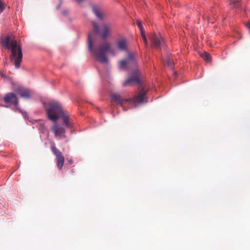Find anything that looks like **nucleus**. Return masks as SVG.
Wrapping results in <instances>:
<instances>
[{"mask_svg": "<svg viewBox=\"0 0 250 250\" xmlns=\"http://www.w3.org/2000/svg\"><path fill=\"white\" fill-rule=\"evenodd\" d=\"M152 45L156 49H160L164 43L163 40L156 35H152L150 37Z\"/></svg>", "mask_w": 250, "mask_h": 250, "instance_id": "obj_11", "label": "nucleus"}, {"mask_svg": "<svg viewBox=\"0 0 250 250\" xmlns=\"http://www.w3.org/2000/svg\"><path fill=\"white\" fill-rule=\"evenodd\" d=\"M237 2H238V1H236L235 2H234L233 5H235Z\"/></svg>", "mask_w": 250, "mask_h": 250, "instance_id": "obj_22", "label": "nucleus"}, {"mask_svg": "<svg viewBox=\"0 0 250 250\" xmlns=\"http://www.w3.org/2000/svg\"><path fill=\"white\" fill-rule=\"evenodd\" d=\"M92 24L95 33L100 34L103 39L105 40L110 36L112 29V25L111 23H104L101 24L100 27L98 24L95 21H92Z\"/></svg>", "mask_w": 250, "mask_h": 250, "instance_id": "obj_5", "label": "nucleus"}, {"mask_svg": "<svg viewBox=\"0 0 250 250\" xmlns=\"http://www.w3.org/2000/svg\"><path fill=\"white\" fill-rule=\"evenodd\" d=\"M51 148L52 152L56 156L57 167L58 168L61 170L62 169L63 166L64 161V157L62 152L55 146L54 144L52 145Z\"/></svg>", "mask_w": 250, "mask_h": 250, "instance_id": "obj_8", "label": "nucleus"}, {"mask_svg": "<svg viewBox=\"0 0 250 250\" xmlns=\"http://www.w3.org/2000/svg\"><path fill=\"white\" fill-rule=\"evenodd\" d=\"M136 61L135 57L131 54H128L127 58L123 60L120 62V67L122 69H125L132 66H136Z\"/></svg>", "mask_w": 250, "mask_h": 250, "instance_id": "obj_9", "label": "nucleus"}, {"mask_svg": "<svg viewBox=\"0 0 250 250\" xmlns=\"http://www.w3.org/2000/svg\"><path fill=\"white\" fill-rule=\"evenodd\" d=\"M95 33H90L88 35V48L96 57L98 61L102 63H107L108 59L106 56V53L108 51L111 52V44L108 42H104L100 44L96 48H93L92 38Z\"/></svg>", "mask_w": 250, "mask_h": 250, "instance_id": "obj_3", "label": "nucleus"}, {"mask_svg": "<svg viewBox=\"0 0 250 250\" xmlns=\"http://www.w3.org/2000/svg\"><path fill=\"white\" fill-rule=\"evenodd\" d=\"M166 63L168 67H169L170 68H172L173 62L169 58L167 60Z\"/></svg>", "mask_w": 250, "mask_h": 250, "instance_id": "obj_18", "label": "nucleus"}, {"mask_svg": "<svg viewBox=\"0 0 250 250\" xmlns=\"http://www.w3.org/2000/svg\"><path fill=\"white\" fill-rule=\"evenodd\" d=\"M92 11L96 15L97 17L100 20H103L104 14L101 12V9L99 6H93L92 7Z\"/></svg>", "mask_w": 250, "mask_h": 250, "instance_id": "obj_14", "label": "nucleus"}, {"mask_svg": "<svg viewBox=\"0 0 250 250\" xmlns=\"http://www.w3.org/2000/svg\"><path fill=\"white\" fill-rule=\"evenodd\" d=\"M141 34L142 37L143 38V42L146 44V45H147V42L146 38V36L145 35V33H141Z\"/></svg>", "mask_w": 250, "mask_h": 250, "instance_id": "obj_19", "label": "nucleus"}, {"mask_svg": "<svg viewBox=\"0 0 250 250\" xmlns=\"http://www.w3.org/2000/svg\"><path fill=\"white\" fill-rule=\"evenodd\" d=\"M47 118L51 121L56 122L62 118L64 125L67 128H72L73 125L70 118V114L62 107V104L56 101L50 102L46 109Z\"/></svg>", "mask_w": 250, "mask_h": 250, "instance_id": "obj_1", "label": "nucleus"}, {"mask_svg": "<svg viewBox=\"0 0 250 250\" xmlns=\"http://www.w3.org/2000/svg\"><path fill=\"white\" fill-rule=\"evenodd\" d=\"M136 24L140 30L141 33H145V30L143 27L141 21L137 20L136 21Z\"/></svg>", "mask_w": 250, "mask_h": 250, "instance_id": "obj_16", "label": "nucleus"}, {"mask_svg": "<svg viewBox=\"0 0 250 250\" xmlns=\"http://www.w3.org/2000/svg\"><path fill=\"white\" fill-rule=\"evenodd\" d=\"M117 48L121 51H125L127 49V41L125 38H122L117 40L116 42Z\"/></svg>", "mask_w": 250, "mask_h": 250, "instance_id": "obj_13", "label": "nucleus"}, {"mask_svg": "<svg viewBox=\"0 0 250 250\" xmlns=\"http://www.w3.org/2000/svg\"><path fill=\"white\" fill-rule=\"evenodd\" d=\"M4 9V3L2 2V1H0V10L1 12L3 11Z\"/></svg>", "mask_w": 250, "mask_h": 250, "instance_id": "obj_20", "label": "nucleus"}, {"mask_svg": "<svg viewBox=\"0 0 250 250\" xmlns=\"http://www.w3.org/2000/svg\"><path fill=\"white\" fill-rule=\"evenodd\" d=\"M141 74L139 71H135L123 83L124 87L131 86L134 84H140L141 81L140 80Z\"/></svg>", "mask_w": 250, "mask_h": 250, "instance_id": "obj_7", "label": "nucleus"}, {"mask_svg": "<svg viewBox=\"0 0 250 250\" xmlns=\"http://www.w3.org/2000/svg\"><path fill=\"white\" fill-rule=\"evenodd\" d=\"M66 14V12L65 11H63V14L65 15Z\"/></svg>", "mask_w": 250, "mask_h": 250, "instance_id": "obj_23", "label": "nucleus"}, {"mask_svg": "<svg viewBox=\"0 0 250 250\" xmlns=\"http://www.w3.org/2000/svg\"><path fill=\"white\" fill-rule=\"evenodd\" d=\"M39 129L42 132H43L45 129L44 124L43 122H40L38 126Z\"/></svg>", "mask_w": 250, "mask_h": 250, "instance_id": "obj_17", "label": "nucleus"}, {"mask_svg": "<svg viewBox=\"0 0 250 250\" xmlns=\"http://www.w3.org/2000/svg\"><path fill=\"white\" fill-rule=\"evenodd\" d=\"M6 104H13L15 106L18 104V100L16 95L12 92L7 93L3 98Z\"/></svg>", "mask_w": 250, "mask_h": 250, "instance_id": "obj_10", "label": "nucleus"}, {"mask_svg": "<svg viewBox=\"0 0 250 250\" xmlns=\"http://www.w3.org/2000/svg\"><path fill=\"white\" fill-rule=\"evenodd\" d=\"M202 58L206 62H210L211 61V57L209 53L205 52L201 55Z\"/></svg>", "mask_w": 250, "mask_h": 250, "instance_id": "obj_15", "label": "nucleus"}, {"mask_svg": "<svg viewBox=\"0 0 250 250\" xmlns=\"http://www.w3.org/2000/svg\"><path fill=\"white\" fill-rule=\"evenodd\" d=\"M146 91L143 88H142L139 93L135 96L133 99L130 98L129 99H123L120 95L116 94H112L111 95V98L112 100L116 102L118 104H120L122 105L123 102H129L132 101L134 103H141L143 102H147L146 97Z\"/></svg>", "mask_w": 250, "mask_h": 250, "instance_id": "obj_4", "label": "nucleus"}, {"mask_svg": "<svg viewBox=\"0 0 250 250\" xmlns=\"http://www.w3.org/2000/svg\"><path fill=\"white\" fill-rule=\"evenodd\" d=\"M51 127V130L54 137L57 138H65L66 129L63 125H60L56 122Z\"/></svg>", "mask_w": 250, "mask_h": 250, "instance_id": "obj_6", "label": "nucleus"}, {"mask_svg": "<svg viewBox=\"0 0 250 250\" xmlns=\"http://www.w3.org/2000/svg\"><path fill=\"white\" fill-rule=\"evenodd\" d=\"M0 75H1L2 78H6V75L4 74H3V73L1 74L0 73Z\"/></svg>", "mask_w": 250, "mask_h": 250, "instance_id": "obj_21", "label": "nucleus"}, {"mask_svg": "<svg viewBox=\"0 0 250 250\" xmlns=\"http://www.w3.org/2000/svg\"><path fill=\"white\" fill-rule=\"evenodd\" d=\"M1 43L5 47L11 51L10 58L14 59V64L16 68H19L22 59L21 47L18 45L17 42L11 36H8L2 40Z\"/></svg>", "mask_w": 250, "mask_h": 250, "instance_id": "obj_2", "label": "nucleus"}, {"mask_svg": "<svg viewBox=\"0 0 250 250\" xmlns=\"http://www.w3.org/2000/svg\"><path fill=\"white\" fill-rule=\"evenodd\" d=\"M15 92L20 95L21 97L26 99H29L30 97V93L29 90L22 86L18 87Z\"/></svg>", "mask_w": 250, "mask_h": 250, "instance_id": "obj_12", "label": "nucleus"}]
</instances>
